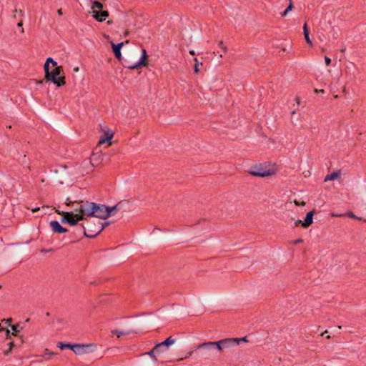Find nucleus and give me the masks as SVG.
Wrapping results in <instances>:
<instances>
[{
    "label": "nucleus",
    "instance_id": "53",
    "mask_svg": "<svg viewBox=\"0 0 366 366\" xmlns=\"http://www.w3.org/2000/svg\"><path fill=\"white\" fill-rule=\"evenodd\" d=\"M327 330H325V332H323L321 335L322 336H324V335H327Z\"/></svg>",
    "mask_w": 366,
    "mask_h": 366
},
{
    "label": "nucleus",
    "instance_id": "2",
    "mask_svg": "<svg viewBox=\"0 0 366 366\" xmlns=\"http://www.w3.org/2000/svg\"><path fill=\"white\" fill-rule=\"evenodd\" d=\"M84 229V235L89 238H94L103 231L104 225H101L99 221H87L86 226L81 224Z\"/></svg>",
    "mask_w": 366,
    "mask_h": 366
},
{
    "label": "nucleus",
    "instance_id": "44",
    "mask_svg": "<svg viewBox=\"0 0 366 366\" xmlns=\"http://www.w3.org/2000/svg\"><path fill=\"white\" fill-rule=\"evenodd\" d=\"M6 337L9 338L10 337V331L9 330H6Z\"/></svg>",
    "mask_w": 366,
    "mask_h": 366
},
{
    "label": "nucleus",
    "instance_id": "25",
    "mask_svg": "<svg viewBox=\"0 0 366 366\" xmlns=\"http://www.w3.org/2000/svg\"><path fill=\"white\" fill-rule=\"evenodd\" d=\"M72 344H70V343H63V342H59V345H58V347L61 349V350H64V349H70L71 350L72 348Z\"/></svg>",
    "mask_w": 366,
    "mask_h": 366
},
{
    "label": "nucleus",
    "instance_id": "38",
    "mask_svg": "<svg viewBox=\"0 0 366 366\" xmlns=\"http://www.w3.org/2000/svg\"><path fill=\"white\" fill-rule=\"evenodd\" d=\"M206 347V342H203V343H202V344L199 345L197 347V349L203 348V347Z\"/></svg>",
    "mask_w": 366,
    "mask_h": 366
},
{
    "label": "nucleus",
    "instance_id": "48",
    "mask_svg": "<svg viewBox=\"0 0 366 366\" xmlns=\"http://www.w3.org/2000/svg\"><path fill=\"white\" fill-rule=\"evenodd\" d=\"M315 92L324 93L325 91H324V89H320V90L315 89Z\"/></svg>",
    "mask_w": 366,
    "mask_h": 366
},
{
    "label": "nucleus",
    "instance_id": "1",
    "mask_svg": "<svg viewBox=\"0 0 366 366\" xmlns=\"http://www.w3.org/2000/svg\"><path fill=\"white\" fill-rule=\"evenodd\" d=\"M44 69L45 72L44 79L40 81L39 82V84H42L44 81H51L58 87L66 84L65 76L62 66H56L51 71H50L49 68H48V65L46 64V66H44Z\"/></svg>",
    "mask_w": 366,
    "mask_h": 366
},
{
    "label": "nucleus",
    "instance_id": "4",
    "mask_svg": "<svg viewBox=\"0 0 366 366\" xmlns=\"http://www.w3.org/2000/svg\"><path fill=\"white\" fill-rule=\"evenodd\" d=\"M58 214H61L63 217L61 219L62 223H67L71 226L76 225L79 221L82 220L81 216H76V212H63L56 209Z\"/></svg>",
    "mask_w": 366,
    "mask_h": 366
},
{
    "label": "nucleus",
    "instance_id": "60",
    "mask_svg": "<svg viewBox=\"0 0 366 366\" xmlns=\"http://www.w3.org/2000/svg\"><path fill=\"white\" fill-rule=\"evenodd\" d=\"M2 287L1 285H0V289Z\"/></svg>",
    "mask_w": 366,
    "mask_h": 366
},
{
    "label": "nucleus",
    "instance_id": "11",
    "mask_svg": "<svg viewBox=\"0 0 366 366\" xmlns=\"http://www.w3.org/2000/svg\"><path fill=\"white\" fill-rule=\"evenodd\" d=\"M49 224L50 227H51L52 231L55 233L61 234L67 232V229L63 227L57 221H51Z\"/></svg>",
    "mask_w": 366,
    "mask_h": 366
},
{
    "label": "nucleus",
    "instance_id": "30",
    "mask_svg": "<svg viewBox=\"0 0 366 366\" xmlns=\"http://www.w3.org/2000/svg\"><path fill=\"white\" fill-rule=\"evenodd\" d=\"M234 340H236L234 341V344L239 345L241 341L247 342V337H244L242 338H233Z\"/></svg>",
    "mask_w": 366,
    "mask_h": 366
},
{
    "label": "nucleus",
    "instance_id": "35",
    "mask_svg": "<svg viewBox=\"0 0 366 366\" xmlns=\"http://www.w3.org/2000/svg\"><path fill=\"white\" fill-rule=\"evenodd\" d=\"M219 46H221L222 48V49L224 50V52L227 51V48L226 46H223L222 41H219Z\"/></svg>",
    "mask_w": 366,
    "mask_h": 366
},
{
    "label": "nucleus",
    "instance_id": "6",
    "mask_svg": "<svg viewBox=\"0 0 366 366\" xmlns=\"http://www.w3.org/2000/svg\"><path fill=\"white\" fill-rule=\"evenodd\" d=\"M249 173L255 177H266L274 174V172L270 169H266L261 165L252 167Z\"/></svg>",
    "mask_w": 366,
    "mask_h": 366
},
{
    "label": "nucleus",
    "instance_id": "49",
    "mask_svg": "<svg viewBox=\"0 0 366 366\" xmlns=\"http://www.w3.org/2000/svg\"><path fill=\"white\" fill-rule=\"evenodd\" d=\"M332 217H342V214H332Z\"/></svg>",
    "mask_w": 366,
    "mask_h": 366
},
{
    "label": "nucleus",
    "instance_id": "52",
    "mask_svg": "<svg viewBox=\"0 0 366 366\" xmlns=\"http://www.w3.org/2000/svg\"><path fill=\"white\" fill-rule=\"evenodd\" d=\"M327 330H325V332H323L321 335L322 336H324V335H327Z\"/></svg>",
    "mask_w": 366,
    "mask_h": 366
},
{
    "label": "nucleus",
    "instance_id": "12",
    "mask_svg": "<svg viewBox=\"0 0 366 366\" xmlns=\"http://www.w3.org/2000/svg\"><path fill=\"white\" fill-rule=\"evenodd\" d=\"M111 45H112V50H113L115 57L118 60H121V59H122L121 49L124 45V42H120L117 44H115L114 43L111 42Z\"/></svg>",
    "mask_w": 366,
    "mask_h": 366
},
{
    "label": "nucleus",
    "instance_id": "42",
    "mask_svg": "<svg viewBox=\"0 0 366 366\" xmlns=\"http://www.w3.org/2000/svg\"><path fill=\"white\" fill-rule=\"evenodd\" d=\"M216 348V345H209V347H207V349H213Z\"/></svg>",
    "mask_w": 366,
    "mask_h": 366
},
{
    "label": "nucleus",
    "instance_id": "55",
    "mask_svg": "<svg viewBox=\"0 0 366 366\" xmlns=\"http://www.w3.org/2000/svg\"><path fill=\"white\" fill-rule=\"evenodd\" d=\"M129 34V31H125V34H124V36H127Z\"/></svg>",
    "mask_w": 366,
    "mask_h": 366
},
{
    "label": "nucleus",
    "instance_id": "36",
    "mask_svg": "<svg viewBox=\"0 0 366 366\" xmlns=\"http://www.w3.org/2000/svg\"><path fill=\"white\" fill-rule=\"evenodd\" d=\"M347 216H348L349 217H350V218H356V219H360V218L357 217H356V216H355L352 212H349V213L347 214Z\"/></svg>",
    "mask_w": 366,
    "mask_h": 366
},
{
    "label": "nucleus",
    "instance_id": "37",
    "mask_svg": "<svg viewBox=\"0 0 366 366\" xmlns=\"http://www.w3.org/2000/svg\"><path fill=\"white\" fill-rule=\"evenodd\" d=\"M302 242H303V239L300 238V239H297L295 240L293 242V244H299V243H302Z\"/></svg>",
    "mask_w": 366,
    "mask_h": 366
},
{
    "label": "nucleus",
    "instance_id": "28",
    "mask_svg": "<svg viewBox=\"0 0 366 366\" xmlns=\"http://www.w3.org/2000/svg\"><path fill=\"white\" fill-rule=\"evenodd\" d=\"M76 202H77L76 200L71 201L69 197H67L66 199V204L67 206H71L74 208L75 205H76Z\"/></svg>",
    "mask_w": 366,
    "mask_h": 366
},
{
    "label": "nucleus",
    "instance_id": "22",
    "mask_svg": "<svg viewBox=\"0 0 366 366\" xmlns=\"http://www.w3.org/2000/svg\"><path fill=\"white\" fill-rule=\"evenodd\" d=\"M120 204L121 202H119L113 207H107V211L109 212V217L119 211V209H120Z\"/></svg>",
    "mask_w": 366,
    "mask_h": 366
},
{
    "label": "nucleus",
    "instance_id": "24",
    "mask_svg": "<svg viewBox=\"0 0 366 366\" xmlns=\"http://www.w3.org/2000/svg\"><path fill=\"white\" fill-rule=\"evenodd\" d=\"M8 346H9V348L4 351V355L6 356L9 355L11 352V350H12L13 347H14V342L13 341L9 342L8 343Z\"/></svg>",
    "mask_w": 366,
    "mask_h": 366
},
{
    "label": "nucleus",
    "instance_id": "43",
    "mask_svg": "<svg viewBox=\"0 0 366 366\" xmlns=\"http://www.w3.org/2000/svg\"><path fill=\"white\" fill-rule=\"evenodd\" d=\"M39 209H40V208H39V207H35V208H34V209H31V211H32L33 212H36L39 211Z\"/></svg>",
    "mask_w": 366,
    "mask_h": 366
},
{
    "label": "nucleus",
    "instance_id": "40",
    "mask_svg": "<svg viewBox=\"0 0 366 366\" xmlns=\"http://www.w3.org/2000/svg\"><path fill=\"white\" fill-rule=\"evenodd\" d=\"M303 222V221L302 220H297L296 222H295V226L297 227L299 226L300 224L302 225V223Z\"/></svg>",
    "mask_w": 366,
    "mask_h": 366
},
{
    "label": "nucleus",
    "instance_id": "10",
    "mask_svg": "<svg viewBox=\"0 0 366 366\" xmlns=\"http://www.w3.org/2000/svg\"><path fill=\"white\" fill-rule=\"evenodd\" d=\"M113 137H114L113 132L111 129H107L104 132V136L100 138V139L99 141V144H102L106 142H108L109 143L108 145H111L112 144L111 141H112Z\"/></svg>",
    "mask_w": 366,
    "mask_h": 366
},
{
    "label": "nucleus",
    "instance_id": "23",
    "mask_svg": "<svg viewBox=\"0 0 366 366\" xmlns=\"http://www.w3.org/2000/svg\"><path fill=\"white\" fill-rule=\"evenodd\" d=\"M56 355V352H49V350L48 349H46L45 350V352H44V354L43 355V357L45 359V360H49L50 359L51 357L53 356H55Z\"/></svg>",
    "mask_w": 366,
    "mask_h": 366
},
{
    "label": "nucleus",
    "instance_id": "7",
    "mask_svg": "<svg viewBox=\"0 0 366 366\" xmlns=\"http://www.w3.org/2000/svg\"><path fill=\"white\" fill-rule=\"evenodd\" d=\"M147 65V51L145 49H142V55L140 59L139 60V61H137L135 64L128 65V66H127V67L129 69H135L141 68L142 66H146Z\"/></svg>",
    "mask_w": 366,
    "mask_h": 366
},
{
    "label": "nucleus",
    "instance_id": "29",
    "mask_svg": "<svg viewBox=\"0 0 366 366\" xmlns=\"http://www.w3.org/2000/svg\"><path fill=\"white\" fill-rule=\"evenodd\" d=\"M19 326V325H14L11 326V329L13 330V332H12L13 335H16V333H18L19 332V330L18 329Z\"/></svg>",
    "mask_w": 366,
    "mask_h": 366
},
{
    "label": "nucleus",
    "instance_id": "45",
    "mask_svg": "<svg viewBox=\"0 0 366 366\" xmlns=\"http://www.w3.org/2000/svg\"><path fill=\"white\" fill-rule=\"evenodd\" d=\"M109 222H104V223H102V222H101V225H104V227H107V225H109Z\"/></svg>",
    "mask_w": 366,
    "mask_h": 366
},
{
    "label": "nucleus",
    "instance_id": "27",
    "mask_svg": "<svg viewBox=\"0 0 366 366\" xmlns=\"http://www.w3.org/2000/svg\"><path fill=\"white\" fill-rule=\"evenodd\" d=\"M209 345H216V348L219 351L223 350L222 345L219 343V341L207 342V347H209Z\"/></svg>",
    "mask_w": 366,
    "mask_h": 366
},
{
    "label": "nucleus",
    "instance_id": "54",
    "mask_svg": "<svg viewBox=\"0 0 366 366\" xmlns=\"http://www.w3.org/2000/svg\"><path fill=\"white\" fill-rule=\"evenodd\" d=\"M58 14L59 15H61L62 14L61 9L58 10Z\"/></svg>",
    "mask_w": 366,
    "mask_h": 366
},
{
    "label": "nucleus",
    "instance_id": "18",
    "mask_svg": "<svg viewBox=\"0 0 366 366\" xmlns=\"http://www.w3.org/2000/svg\"><path fill=\"white\" fill-rule=\"evenodd\" d=\"M135 331L133 330H114L112 331V333L113 335H117L118 337H120L121 336L127 335L132 333H134Z\"/></svg>",
    "mask_w": 366,
    "mask_h": 366
},
{
    "label": "nucleus",
    "instance_id": "33",
    "mask_svg": "<svg viewBox=\"0 0 366 366\" xmlns=\"http://www.w3.org/2000/svg\"><path fill=\"white\" fill-rule=\"evenodd\" d=\"M294 203H295V204L296 206H300V205H302V206H305V202H299V201H298V200H297V199H295V200H294Z\"/></svg>",
    "mask_w": 366,
    "mask_h": 366
},
{
    "label": "nucleus",
    "instance_id": "26",
    "mask_svg": "<svg viewBox=\"0 0 366 366\" xmlns=\"http://www.w3.org/2000/svg\"><path fill=\"white\" fill-rule=\"evenodd\" d=\"M49 63H51L52 64L53 66H57V63L56 61H54L51 57H49L47 58L45 64H44V66H46V64L48 65V68H49Z\"/></svg>",
    "mask_w": 366,
    "mask_h": 366
},
{
    "label": "nucleus",
    "instance_id": "56",
    "mask_svg": "<svg viewBox=\"0 0 366 366\" xmlns=\"http://www.w3.org/2000/svg\"><path fill=\"white\" fill-rule=\"evenodd\" d=\"M11 321H12V319H11V318H9V319H8V320H7V322H11Z\"/></svg>",
    "mask_w": 366,
    "mask_h": 366
},
{
    "label": "nucleus",
    "instance_id": "46",
    "mask_svg": "<svg viewBox=\"0 0 366 366\" xmlns=\"http://www.w3.org/2000/svg\"><path fill=\"white\" fill-rule=\"evenodd\" d=\"M17 11H19V14H20L21 16L23 15V11H22V10H21V9H19V10L15 9V10L14 11V12H17Z\"/></svg>",
    "mask_w": 366,
    "mask_h": 366
},
{
    "label": "nucleus",
    "instance_id": "59",
    "mask_svg": "<svg viewBox=\"0 0 366 366\" xmlns=\"http://www.w3.org/2000/svg\"><path fill=\"white\" fill-rule=\"evenodd\" d=\"M327 339H330V335L327 336Z\"/></svg>",
    "mask_w": 366,
    "mask_h": 366
},
{
    "label": "nucleus",
    "instance_id": "41",
    "mask_svg": "<svg viewBox=\"0 0 366 366\" xmlns=\"http://www.w3.org/2000/svg\"><path fill=\"white\" fill-rule=\"evenodd\" d=\"M287 14L288 12H286V10H285L282 13H281V16L285 17L287 16Z\"/></svg>",
    "mask_w": 366,
    "mask_h": 366
},
{
    "label": "nucleus",
    "instance_id": "47",
    "mask_svg": "<svg viewBox=\"0 0 366 366\" xmlns=\"http://www.w3.org/2000/svg\"><path fill=\"white\" fill-rule=\"evenodd\" d=\"M17 26H18L19 27H22V26H23V22H22V21H20L17 24Z\"/></svg>",
    "mask_w": 366,
    "mask_h": 366
},
{
    "label": "nucleus",
    "instance_id": "19",
    "mask_svg": "<svg viewBox=\"0 0 366 366\" xmlns=\"http://www.w3.org/2000/svg\"><path fill=\"white\" fill-rule=\"evenodd\" d=\"M303 32H304V36H305V41H307V43L310 46H312L313 44H312V42L310 38V36H309V31H308V29H307V23H305L304 25H303Z\"/></svg>",
    "mask_w": 366,
    "mask_h": 366
},
{
    "label": "nucleus",
    "instance_id": "50",
    "mask_svg": "<svg viewBox=\"0 0 366 366\" xmlns=\"http://www.w3.org/2000/svg\"><path fill=\"white\" fill-rule=\"evenodd\" d=\"M73 70H74V71L77 72V71H79V69L78 66H76V67L74 68Z\"/></svg>",
    "mask_w": 366,
    "mask_h": 366
},
{
    "label": "nucleus",
    "instance_id": "57",
    "mask_svg": "<svg viewBox=\"0 0 366 366\" xmlns=\"http://www.w3.org/2000/svg\"><path fill=\"white\" fill-rule=\"evenodd\" d=\"M111 23H112V21H107V24H110Z\"/></svg>",
    "mask_w": 366,
    "mask_h": 366
},
{
    "label": "nucleus",
    "instance_id": "14",
    "mask_svg": "<svg viewBox=\"0 0 366 366\" xmlns=\"http://www.w3.org/2000/svg\"><path fill=\"white\" fill-rule=\"evenodd\" d=\"M109 16V12L107 11H94L93 17L99 22H102Z\"/></svg>",
    "mask_w": 366,
    "mask_h": 366
},
{
    "label": "nucleus",
    "instance_id": "20",
    "mask_svg": "<svg viewBox=\"0 0 366 366\" xmlns=\"http://www.w3.org/2000/svg\"><path fill=\"white\" fill-rule=\"evenodd\" d=\"M157 348L158 347L156 345L151 350L144 353V355H147L150 356L152 358L153 361L155 362H157L158 361L157 356H156Z\"/></svg>",
    "mask_w": 366,
    "mask_h": 366
},
{
    "label": "nucleus",
    "instance_id": "5",
    "mask_svg": "<svg viewBox=\"0 0 366 366\" xmlns=\"http://www.w3.org/2000/svg\"><path fill=\"white\" fill-rule=\"evenodd\" d=\"M93 214L92 217L106 219L109 217V212L107 211V207L101 204H93Z\"/></svg>",
    "mask_w": 366,
    "mask_h": 366
},
{
    "label": "nucleus",
    "instance_id": "34",
    "mask_svg": "<svg viewBox=\"0 0 366 366\" xmlns=\"http://www.w3.org/2000/svg\"><path fill=\"white\" fill-rule=\"evenodd\" d=\"M325 64L328 66L331 63V59L328 56H325Z\"/></svg>",
    "mask_w": 366,
    "mask_h": 366
},
{
    "label": "nucleus",
    "instance_id": "61",
    "mask_svg": "<svg viewBox=\"0 0 366 366\" xmlns=\"http://www.w3.org/2000/svg\"><path fill=\"white\" fill-rule=\"evenodd\" d=\"M290 1H292V0H289Z\"/></svg>",
    "mask_w": 366,
    "mask_h": 366
},
{
    "label": "nucleus",
    "instance_id": "9",
    "mask_svg": "<svg viewBox=\"0 0 366 366\" xmlns=\"http://www.w3.org/2000/svg\"><path fill=\"white\" fill-rule=\"evenodd\" d=\"M356 70H357V66L352 62H350L349 64H347L346 66L345 74H346L347 77L350 80H354L356 78V74H355Z\"/></svg>",
    "mask_w": 366,
    "mask_h": 366
},
{
    "label": "nucleus",
    "instance_id": "15",
    "mask_svg": "<svg viewBox=\"0 0 366 366\" xmlns=\"http://www.w3.org/2000/svg\"><path fill=\"white\" fill-rule=\"evenodd\" d=\"M174 342H175V339H174L172 336H170V337H167L163 342L157 344V346L158 348L160 347V346H161V347H164L166 349H167V347L169 346L172 345Z\"/></svg>",
    "mask_w": 366,
    "mask_h": 366
},
{
    "label": "nucleus",
    "instance_id": "32",
    "mask_svg": "<svg viewBox=\"0 0 366 366\" xmlns=\"http://www.w3.org/2000/svg\"><path fill=\"white\" fill-rule=\"evenodd\" d=\"M167 349L164 347H161L157 348V354H160V353H162L164 352Z\"/></svg>",
    "mask_w": 366,
    "mask_h": 366
},
{
    "label": "nucleus",
    "instance_id": "31",
    "mask_svg": "<svg viewBox=\"0 0 366 366\" xmlns=\"http://www.w3.org/2000/svg\"><path fill=\"white\" fill-rule=\"evenodd\" d=\"M293 8H294V6H293L292 2L290 1V4L288 5V6L285 9L286 12H289V11H292Z\"/></svg>",
    "mask_w": 366,
    "mask_h": 366
},
{
    "label": "nucleus",
    "instance_id": "13",
    "mask_svg": "<svg viewBox=\"0 0 366 366\" xmlns=\"http://www.w3.org/2000/svg\"><path fill=\"white\" fill-rule=\"evenodd\" d=\"M315 212L310 211L309 212L305 218V220L302 223V227L304 228H307L313 223V216H314Z\"/></svg>",
    "mask_w": 366,
    "mask_h": 366
},
{
    "label": "nucleus",
    "instance_id": "39",
    "mask_svg": "<svg viewBox=\"0 0 366 366\" xmlns=\"http://www.w3.org/2000/svg\"><path fill=\"white\" fill-rule=\"evenodd\" d=\"M199 66L197 64H195V66H194V72L196 74H197L199 72Z\"/></svg>",
    "mask_w": 366,
    "mask_h": 366
},
{
    "label": "nucleus",
    "instance_id": "16",
    "mask_svg": "<svg viewBox=\"0 0 366 366\" xmlns=\"http://www.w3.org/2000/svg\"><path fill=\"white\" fill-rule=\"evenodd\" d=\"M234 341H236V340H234L233 338H226L219 340V343L222 345L224 349L230 346L235 345L236 344H234Z\"/></svg>",
    "mask_w": 366,
    "mask_h": 366
},
{
    "label": "nucleus",
    "instance_id": "58",
    "mask_svg": "<svg viewBox=\"0 0 366 366\" xmlns=\"http://www.w3.org/2000/svg\"><path fill=\"white\" fill-rule=\"evenodd\" d=\"M295 111H293V112H292V114H295Z\"/></svg>",
    "mask_w": 366,
    "mask_h": 366
},
{
    "label": "nucleus",
    "instance_id": "51",
    "mask_svg": "<svg viewBox=\"0 0 366 366\" xmlns=\"http://www.w3.org/2000/svg\"><path fill=\"white\" fill-rule=\"evenodd\" d=\"M295 100H296L297 103L299 104H300V97H296Z\"/></svg>",
    "mask_w": 366,
    "mask_h": 366
},
{
    "label": "nucleus",
    "instance_id": "3",
    "mask_svg": "<svg viewBox=\"0 0 366 366\" xmlns=\"http://www.w3.org/2000/svg\"><path fill=\"white\" fill-rule=\"evenodd\" d=\"M93 204L94 202L84 200L76 202V205L74 208L76 216H81L82 220L85 219L86 217H92L94 212Z\"/></svg>",
    "mask_w": 366,
    "mask_h": 366
},
{
    "label": "nucleus",
    "instance_id": "21",
    "mask_svg": "<svg viewBox=\"0 0 366 366\" xmlns=\"http://www.w3.org/2000/svg\"><path fill=\"white\" fill-rule=\"evenodd\" d=\"M103 7L104 6L101 2L94 1L92 4V9L93 10V13L94 14V11H101L103 9Z\"/></svg>",
    "mask_w": 366,
    "mask_h": 366
},
{
    "label": "nucleus",
    "instance_id": "8",
    "mask_svg": "<svg viewBox=\"0 0 366 366\" xmlns=\"http://www.w3.org/2000/svg\"><path fill=\"white\" fill-rule=\"evenodd\" d=\"M93 346V345H84V344H74L72 345L71 350L76 355H83L87 352L86 349L89 347Z\"/></svg>",
    "mask_w": 366,
    "mask_h": 366
},
{
    "label": "nucleus",
    "instance_id": "17",
    "mask_svg": "<svg viewBox=\"0 0 366 366\" xmlns=\"http://www.w3.org/2000/svg\"><path fill=\"white\" fill-rule=\"evenodd\" d=\"M340 174H341V172L340 170H337V171H335L333 172L332 173L330 174H327L325 177V179L324 181L325 182H328V181H332V180H335L337 178H340Z\"/></svg>",
    "mask_w": 366,
    "mask_h": 366
}]
</instances>
